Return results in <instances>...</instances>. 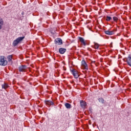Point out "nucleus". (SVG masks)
Masks as SVG:
<instances>
[{
	"mask_svg": "<svg viewBox=\"0 0 131 131\" xmlns=\"http://www.w3.org/2000/svg\"><path fill=\"white\" fill-rule=\"evenodd\" d=\"M80 106L82 107V108H83L85 109V108L86 107V102L84 101L83 100H81L80 101Z\"/></svg>",
	"mask_w": 131,
	"mask_h": 131,
	"instance_id": "obj_8",
	"label": "nucleus"
},
{
	"mask_svg": "<svg viewBox=\"0 0 131 131\" xmlns=\"http://www.w3.org/2000/svg\"><path fill=\"white\" fill-rule=\"evenodd\" d=\"M98 100L100 103H102V104H104V99H103L102 98L98 99Z\"/></svg>",
	"mask_w": 131,
	"mask_h": 131,
	"instance_id": "obj_18",
	"label": "nucleus"
},
{
	"mask_svg": "<svg viewBox=\"0 0 131 131\" xmlns=\"http://www.w3.org/2000/svg\"><path fill=\"white\" fill-rule=\"evenodd\" d=\"M125 62H126L127 64H128V66L131 67V55H129L127 57L125 58Z\"/></svg>",
	"mask_w": 131,
	"mask_h": 131,
	"instance_id": "obj_5",
	"label": "nucleus"
},
{
	"mask_svg": "<svg viewBox=\"0 0 131 131\" xmlns=\"http://www.w3.org/2000/svg\"><path fill=\"white\" fill-rule=\"evenodd\" d=\"M94 49L96 50H99V48L100 47V45L98 44V43H94Z\"/></svg>",
	"mask_w": 131,
	"mask_h": 131,
	"instance_id": "obj_17",
	"label": "nucleus"
},
{
	"mask_svg": "<svg viewBox=\"0 0 131 131\" xmlns=\"http://www.w3.org/2000/svg\"><path fill=\"white\" fill-rule=\"evenodd\" d=\"M45 103H46V105H49V106L51 105H54V102H53L51 100H47V101H45Z\"/></svg>",
	"mask_w": 131,
	"mask_h": 131,
	"instance_id": "obj_14",
	"label": "nucleus"
},
{
	"mask_svg": "<svg viewBox=\"0 0 131 131\" xmlns=\"http://www.w3.org/2000/svg\"><path fill=\"white\" fill-rule=\"evenodd\" d=\"M65 52H66V49L61 48L59 49V52L60 53V54H64Z\"/></svg>",
	"mask_w": 131,
	"mask_h": 131,
	"instance_id": "obj_11",
	"label": "nucleus"
},
{
	"mask_svg": "<svg viewBox=\"0 0 131 131\" xmlns=\"http://www.w3.org/2000/svg\"><path fill=\"white\" fill-rule=\"evenodd\" d=\"M71 72L75 78H78V77H79V75H78V72H77L76 70H71Z\"/></svg>",
	"mask_w": 131,
	"mask_h": 131,
	"instance_id": "obj_3",
	"label": "nucleus"
},
{
	"mask_svg": "<svg viewBox=\"0 0 131 131\" xmlns=\"http://www.w3.org/2000/svg\"><path fill=\"white\" fill-rule=\"evenodd\" d=\"M81 67L83 68V69H85L88 70L89 69V67L88 66V64L84 60L81 61Z\"/></svg>",
	"mask_w": 131,
	"mask_h": 131,
	"instance_id": "obj_4",
	"label": "nucleus"
},
{
	"mask_svg": "<svg viewBox=\"0 0 131 131\" xmlns=\"http://www.w3.org/2000/svg\"><path fill=\"white\" fill-rule=\"evenodd\" d=\"M106 21H111V20H112V18L111 16H106Z\"/></svg>",
	"mask_w": 131,
	"mask_h": 131,
	"instance_id": "obj_19",
	"label": "nucleus"
},
{
	"mask_svg": "<svg viewBox=\"0 0 131 131\" xmlns=\"http://www.w3.org/2000/svg\"><path fill=\"white\" fill-rule=\"evenodd\" d=\"M105 33L107 35H113V34H114V31H111L109 30L105 31Z\"/></svg>",
	"mask_w": 131,
	"mask_h": 131,
	"instance_id": "obj_9",
	"label": "nucleus"
},
{
	"mask_svg": "<svg viewBox=\"0 0 131 131\" xmlns=\"http://www.w3.org/2000/svg\"><path fill=\"white\" fill-rule=\"evenodd\" d=\"M26 68H27L26 66L22 65L18 68V70L19 72H24L26 70Z\"/></svg>",
	"mask_w": 131,
	"mask_h": 131,
	"instance_id": "obj_7",
	"label": "nucleus"
},
{
	"mask_svg": "<svg viewBox=\"0 0 131 131\" xmlns=\"http://www.w3.org/2000/svg\"><path fill=\"white\" fill-rule=\"evenodd\" d=\"M65 107L67 108V109H70L71 108V104L68 103H66L64 104Z\"/></svg>",
	"mask_w": 131,
	"mask_h": 131,
	"instance_id": "obj_16",
	"label": "nucleus"
},
{
	"mask_svg": "<svg viewBox=\"0 0 131 131\" xmlns=\"http://www.w3.org/2000/svg\"><path fill=\"white\" fill-rule=\"evenodd\" d=\"M113 20H114V21H118V18H117V17H115V16H114V17H113Z\"/></svg>",
	"mask_w": 131,
	"mask_h": 131,
	"instance_id": "obj_20",
	"label": "nucleus"
},
{
	"mask_svg": "<svg viewBox=\"0 0 131 131\" xmlns=\"http://www.w3.org/2000/svg\"><path fill=\"white\" fill-rule=\"evenodd\" d=\"M7 58L8 61L12 63V59H13V55H8L7 57Z\"/></svg>",
	"mask_w": 131,
	"mask_h": 131,
	"instance_id": "obj_12",
	"label": "nucleus"
},
{
	"mask_svg": "<svg viewBox=\"0 0 131 131\" xmlns=\"http://www.w3.org/2000/svg\"><path fill=\"white\" fill-rule=\"evenodd\" d=\"M8 65V61L6 59L5 56H0V66H7Z\"/></svg>",
	"mask_w": 131,
	"mask_h": 131,
	"instance_id": "obj_1",
	"label": "nucleus"
},
{
	"mask_svg": "<svg viewBox=\"0 0 131 131\" xmlns=\"http://www.w3.org/2000/svg\"><path fill=\"white\" fill-rule=\"evenodd\" d=\"M79 40L83 45V46H86V43L84 41V39L81 37H79Z\"/></svg>",
	"mask_w": 131,
	"mask_h": 131,
	"instance_id": "obj_10",
	"label": "nucleus"
},
{
	"mask_svg": "<svg viewBox=\"0 0 131 131\" xmlns=\"http://www.w3.org/2000/svg\"><path fill=\"white\" fill-rule=\"evenodd\" d=\"M21 15H24V12H23L21 13Z\"/></svg>",
	"mask_w": 131,
	"mask_h": 131,
	"instance_id": "obj_21",
	"label": "nucleus"
},
{
	"mask_svg": "<svg viewBox=\"0 0 131 131\" xmlns=\"http://www.w3.org/2000/svg\"><path fill=\"white\" fill-rule=\"evenodd\" d=\"M4 25V20H3V18L0 17V30L3 28V26Z\"/></svg>",
	"mask_w": 131,
	"mask_h": 131,
	"instance_id": "obj_15",
	"label": "nucleus"
},
{
	"mask_svg": "<svg viewBox=\"0 0 131 131\" xmlns=\"http://www.w3.org/2000/svg\"><path fill=\"white\" fill-rule=\"evenodd\" d=\"M2 89H4V90H6V89H8L9 88V85L7 83H4L2 85Z\"/></svg>",
	"mask_w": 131,
	"mask_h": 131,
	"instance_id": "obj_13",
	"label": "nucleus"
},
{
	"mask_svg": "<svg viewBox=\"0 0 131 131\" xmlns=\"http://www.w3.org/2000/svg\"><path fill=\"white\" fill-rule=\"evenodd\" d=\"M55 42L56 45H58L59 46H61V45H63V42L62 41V39L60 38H57L55 39Z\"/></svg>",
	"mask_w": 131,
	"mask_h": 131,
	"instance_id": "obj_6",
	"label": "nucleus"
},
{
	"mask_svg": "<svg viewBox=\"0 0 131 131\" xmlns=\"http://www.w3.org/2000/svg\"><path fill=\"white\" fill-rule=\"evenodd\" d=\"M24 38H25V36L23 37H19L17 38H16V40H15L13 42V46L14 47H16V46H17V45H18V43H19V42H20V41H22V40L23 39H24Z\"/></svg>",
	"mask_w": 131,
	"mask_h": 131,
	"instance_id": "obj_2",
	"label": "nucleus"
}]
</instances>
